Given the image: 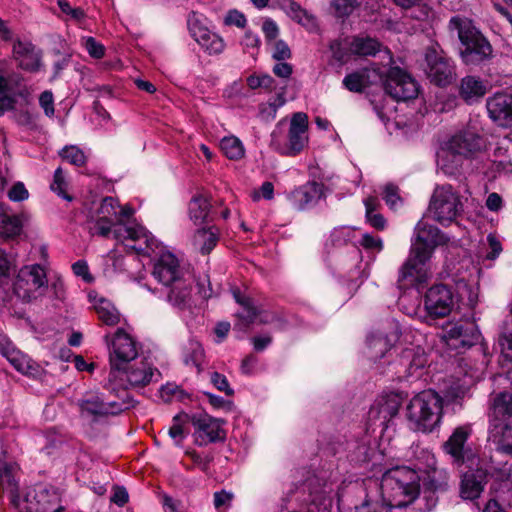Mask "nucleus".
I'll return each instance as SVG.
<instances>
[{
	"mask_svg": "<svg viewBox=\"0 0 512 512\" xmlns=\"http://www.w3.org/2000/svg\"><path fill=\"white\" fill-rule=\"evenodd\" d=\"M448 239L441 231L428 224L424 219L418 221L414 228L410 254L399 271V282L406 285L424 283L429 277V261L435 248L444 245Z\"/></svg>",
	"mask_w": 512,
	"mask_h": 512,
	"instance_id": "nucleus-1",
	"label": "nucleus"
},
{
	"mask_svg": "<svg viewBox=\"0 0 512 512\" xmlns=\"http://www.w3.org/2000/svg\"><path fill=\"white\" fill-rule=\"evenodd\" d=\"M154 258L152 275L158 283L171 288L167 295L168 301L177 308L186 307L190 301L191 284L178 258L163 249H159Z\"/></svg>",
	"mask_w": 512,
	"mask_h": 512,
	"instance_id": "nucleus-2",
	"label": "nucleus"
},
{
	"mask_svg": "<svg viewBox=\"0 0 512 512\" xmlns=\"http://www.w3.org/2000/svg\"><path fill=\"white\" fill-rule=\"evenodd\" d=\"M418 473L406 466L387 470L381 478L380 489L384 502L390 507L402 508L413 503L420 493Z\"/></svg>",
	"mask_w": 512,
	"mask_h": 512,
	"instance_id": "nucleus-3",
	"label": "nucleus"
},
{
	"mask_svg": "<svg viewBox=\"0 0 512 512\" xmlns=\"http://www.w3.org/2000/svg\"><path fill=\"white\" fill-rule=\"evenodd\" d=\"M443 400L434 390H425L415 395L407 405L406 417L414 431L432 432L441 422Z\"/></svg>",
	"mask_w": 512,
	"mask_h": 512,
	"instance_id": "nucleus-4",
	"label": "nucleus"
},
{
	"mask_svg": "<svg viewBox=\"0 0 512 512\" xmlns=\"http://www.w3.org/2000/svg\"><path fill=\"white\" fill-rule=\"evenodd\" d=\"M104 388L109 395L98 392H88L78 401L82 413L95 417L116 415L134 405V400L130 397L125 387L119 386L115 382V390L108 389L106 384Z\"/></svg>",
	"mask_w": 512,
	"mask_h": 512,
	"instance_id": "nucleus-5",
	"label": "nucleus"
},
{
	"mask_svg": "<svg viewBox=\"0 0 512 512\" xmlns=\"http://www.w3.org/2000/svg\"><path fill=\"white\" fill-rule=\"evenodd\" d=\"M283 122L280 121L272 131L270 146L281 155L295 156L308 145V116L303 112L294 113L286 137L283 136Z\"/></svg>",
	"mask_w": 512,
	"mask_h": 512,
	"instance_id": "nucleus-6",
	"label": "nucleus"
},
{
	"mask_svg": "<svg viewBox=\"0 0 512 512\" xmlns=\"http://www.w3.org/2000/svg\"><path fill=\"white\" fill-rule=\"evenodd\" d=\"M140 344L123 329H118L109 345V364L110 371L106 381L108 389L115 390V382L118 379V373L133 360L138 358Z\"/></svg>",
	"mask_w": 512,
	"mask_h": 512,
	"instance_id": "nucleus-7",
	"label": "nucleus"
},
{
	"mask_svg": "<svg viewBox=\"0 0 512 512\" xmlns=\"http://www.w3.org/2000/svg\"><path fill=\"white\" fill-rule=\"evenodd\" d=\"M428 211L435 221L446 225L462 213L463 204L451 185H443L435 188Z\"/></svg>",
	"mask_w": 512,
	"mask_h": 512,
	"instance_id": "nucleus-8",
	"label": "nucleus"
},
{
	"mask_svg": "<svg viewBox=\"0 0 512 512\" xmlns=\"http://www.w3.org/2000/svg\"><path fill=\"white\" fill-rule=\"evenodd\" d=\"M113 238L138 254L156 255L159 248L155 238L137 223L119 224L113 230Z\"/></svg>",
	"mask_w": 512,
	"mask_h": 512,
	"instance_id": "nucleus-9",
	"label": "nucleus"
},
{
	"mask_svg": "<svg viewBox=\"0 0 512 512\" xmlns=\"http://www.w3.org/2000/svg\"><path fill=\"white\" fill-rule=\"evenodd\" d=\"M47 284V275L41 265H27L20 269L14 283V291L23 301L31 302L44 295V287H47Z\"/></svg>",
	"mask_w": 512,
	"mask_h": 512,
	"instance_id": "nucleus-10",
	"label": "nucleus"
},
{
	"mask_svg": "<svg viewBox=\"0 0 512 512\" xmlns=\"http://www.w3.org/2000/svg\"><path fill=\"white\" fill-rule=\"evenodd\" d=\"M233 295L235 301L241 306V310L236 314L238 321L235 327L238 329L245 330L253 323H277L279 329L284 328V320L276 313L259 309L251 298L241 296L239 291H234Z\"/></svg>",
	"mask_w": 512,
	"mask_h": 512,
	"instance_id": "nucleus-11",
	"label": "nucleus"
},
{
	"mask_svg": "<svg viewBox=\"0 0 512 512\" xmlns=\"http://www.w3.org/2000/svg\"><path fill=\"white\" fill-rule=\"evenodd\" d=\"M454 306V295L452 290L444 284H437L430 287L424 296V309L426 312L425 321L431 324L432 321L448 316Z\"/></svg>",
	"mask_w": 512,
	"mask_h": 512,
	"instance_id": "nucleus-12",
	"label": "nucleus"
},
{
	"mask_svg": "<svg viewBox=\"0 0 512 512\" xmlns=\"http://www.w3.org/2000/svg\"><path fill=\"white\" fill-rule=\"evenodd\" d=\"M471 433L470 425L459 426L443 445L445 452L453 458L454 463L457 465L466 464L468 468L479 464V458L473 453L472 449L465 446Z\"/></svg>",
	"mask_w": 512,
	"mask_h": 512,
	"instance_id": "nucleus-13",
	"label": "nucleus"
},
{
	"mask_svg": "<svg viewBox=\"0 0 512 512\" xmlns=\"http://www.w3.org/2000/svg\"><path fill=\"white\" fill-rule=\"evenodd\" d=\"M427 364V355L420 346H409L401 350L391 363L398 378L416 379Z\"/></svg>",
	"mask_w": 512,
	"mask_h": 512,
	"instance_id": "nucleus-14",
	"label": "nucleus"
},
{
	"mask_svg": "<svg viewBox=\"0 0 512 512\" xmlns=\"http://www.w3.org/2000/svg\"><path fill=\"white\" fill-rule=\"evenodd\" d=\"M441 338L451 349L468 348L479 341L480 332L473 322H447L442 328Z\"/></svg>",
	"mask_w": 512,
	"mask_h": 512,
	"instance_id": "nucleus-15",
	"label": "nucleus"
},
{
	"mask_svg": "<svg viewBox=\"0 0 512 512\" xmlns=\"http://www.w3.org/2000/svg\"><path fill=\"white\" fill-rule=\"evenodd\" d=\"M384 88L387 94L397 101L413 99L419 92L415 79L399 67L389 69Z\"/></svg>",
	"mask_w": 512,
	"mask_h": 512,
	"instance_id": "nucleus-16",
	"label": "nucleus"
},
{
	"mask_svg": "<svg viewBox=\"0 0 512 512\" xmlns=\"http://www.w3.org/2000/svg\"><path fill=\"white\" fill-rule=\"evenodd\" d=\"M118 208L119 203L115 198L105 197L97 209L96 215L92 217L91 234L102 237L113 235L115 227L122 224L120 217H118Z\"/></svg>",
	"mask_w": 512,
	"mask_h": 512,
	"instance_id": "nucleus-17",
	"label": "nucleus"
},
{
	"mask_svg": "<svg viewBox=\"0 0 512 512\" xmlns=\"http://www.w3.org/2000/svg\"><path fill=\"white\" fill-rule=\"evenodd\" d=\"M119 376H125L127 385L131 388H143L152 381H157L160 372L144 357H138L118 373Z\"/></svg>",
	"mask_w": 512,
	"mask_h": 512,
	"instance_id": "nucleus-18",
	"label": "nucleus"
},
{
	"mask_svg": "<svg viewBox=\"0 0 512 512\" xmlns=\"http://www.w3.org/2000/svg\"><path fill=\"white\" fill-rule=\"evenodd\" d=\"M192 425L195 429V442L199 446H206L209 443L223 441L225 431L222 428L223 421L212 416L200 413L192 417Z\"/></svg>",
	"mask_w": 512,
	"mask_h": 512,
	"instance_id": "nucleus-19",
	"label": "nucleus"
},
{
	"mask_svg": "<svg viewBox=\"0 0 512 512\" xmlns=\"http://www.w3.org/2000/svg\"><path fill=\"white\" fill-rule=\"evenodd\" d=\"M27 512H63L58 492L50 486L35 485L25 497Z\"/></svg>",
	"mask_w": 512,
	"mask_h": 512,
	"instance_id": "nucleus-20",
	"label": "nucleus"
},
{
	"mask_svg": "<svg viewBox=\"0 0 512 512\" xmlns=\"http://www.w3.org/2000/svg\"><path fill=\"white\" fill-rule=\"evenodd\" d=\"M484 146V140L476 132L471 130L461 131L449 140L447 150L443 149L438 153V162L443 161L449 153L467 157L480 151Z\"/></svg>",
	"mask_w": 512,
	"mask_h": 512,
	"instance_id": "nucleus-21",
	"label": "nucleus"
},
{
	"mask_svg": "<svg viewBox=\"0 0 512 512\" xmlns=\"http://www.w3.org/2000/svg\"><path fill=\"white\" fill-rule=\"evenodd\" d=\"M425 72L430 81L438 86L450 84L454 78V67L449 59L429 48L425 53Z\"/></svg>",
	"mask_w": 512,
	"mask_h": 512,
	"instance_id": "nucleus-22",
	"label": "nucleus"
},
{
	"mask_svg": "<svg viewBox=\"0 0 512 512\" xmlns=\"http://www.w3.org/2000/svg\"><path fill=\"white\" fill-rule=\"evenodd\" d=\"M188 29L194 40L210 55L220 54L225 48L223 39L203 25L193 13L188 18Z\"/></svg>",
	"mask_w": 512,
	"mask_h": 512,
	"instance_id": "nucleus-23",
	"label": "nucleus"
},
{
	"mask_svg": "<svg viewBox=\"0 0 512 512\" xmlns=\"http://www.w3.org/2000/svg\"><path fill=\"white\" fill-rule=\"evenodd\" d=\"M399 337L400 332L396 326H393L390 331L370 333L366 342V356L374 362L381 360L390 353Z\"/></svg>",
	"mask_w": 512,
	"mask_h": 512,
	"instance_id": "nucleus-24",
	"label": "nucleus"
},
{
	"mask_svg": "<svg viewBox=\"0 0 512 512\" xmlns=\"http://www.w3.org/2000/svg\"><path fill=\"white\" fill-rule=\"evenodd\" d=\"M12 56L17 66L28 72H38L42 66V51L31 41L17 38L13 42Z\"/></svg>",
	"mask_w": 512,
	"mask_h": 512,
	"instance_id": "nucleus-25",
	"label": "nucleus"
},
{
	"mask_svg": "<svg viewBox=\"0 0 512 512\" xmlns=\"http://www.w3.org/2000/svg\"><path fill=\"white\" fill-rule=\"evenodd\" d=\"M325 186L315 180L295 188L288 195L291 206L299 211L309 209L323 198Z\"/></svg>",
	"mask_w": 512,
	"mask_h": 512,
	"instance_id": "nucleus-26",
	"label": "nucleus"
},
{
	"mask_svg": "<svg viewBox=\"0 0 512 512\" xmlns=\"http://www.w3.org/2000/svg\"><path fill=\"white\" fill-rule=\"evenodd\" d=\"M489 117L501 127H512V95L496 93L486 103Z\"/></svg>",
	"mask_w": 512,
	"mask_h": 512,
	"instance_id": "nucleus-27",
	"label": "nucleus"
},
{
	"mask_svg": "<svg viewBox=\"0 0 512 512\" xmlns=\"http://www.w3.org/2000/svg\"><path fill=\"white\" fill-rule=\"evenodd\" d=\"M487 470L474 465L462 475L460 495L463 499L474 500L478 498L487 483Z\"/></svg>",
	"mask_w": 512,
	"mask_h": 512,
	"instance_id": "nucleus-28",
	"label": "nucleus"
},
{
	"mask_svg": "<svg viewBox=\"0 0 512 512\" xmlns=\"http://www.w3.org/2000/svg\"><path fill=\"white\" fill-rule=\"evenodd\" d=\"M400 408V400L397 395H389L378 400L369 411L370 421H379V425L383 429L387 427V423L395 417Z\"/></svg>",
	"mask_w": 512,
	"mask_h": 512,
	"instance_id": "nucleus-29",
	"label": "nucleus"
},
{
	"mask_svg": "<svg viewBox=\"0 0 512 512\" xmlns=\"http://www.w3.org/2000/svg\"><path fill=\"white\" fill-rule=\"evenodd\" d=\"M30 220V214L22 211L17 215H8L6 207L0 213V236L14 238L21 234L23 226Z\"/></svg>",
	"mask_w": 512,
	"mask_h": 512,
	"instance_id": "nucleus-30",
	"label": "nucleus"
},
{
	"mask_svg": "<svg viewBox=\"0 0 512 512\" xmlns=\"http://www.w3.org/2000/svg\"><path fill=\"white\" fill-rule=\"evenodd\" d=\"M489 440L497 451L512 455V422L490 424Z\"/></svg>",
	"mask_w": 512,
	"mask_h": 512,
	"instance_id": "nucleus-31",
	"label": "nucleus"
},
{
	"mask_svg": "<svg viewBox=\"0 0 512 512\" xmlns=\"http://www.w3.org/2000/svg\"><path fill=\"white\" fill-rule=\"evenodd\" d=\"M489 416L490 424L507 423L512 418V394L505 391L493 396Z\"/></svg>",
	"mask_w": 512,
	"mask_h": 512,
	"instance_id": "nucleus-32",
	"label": "nucleus"
},
{
	"mask_svg": "<svg viewBox=\"0 0 512 512\" xmlns=\"http://www.w3.org/2000/svg\"><path fill=\"white\" fill-rule=\"evenodd\" d=\"M18 470L16 463L7 461L4 455L0 456V491H9L13 498L18 497Z\"/></svg>",
	"mask_w": 512,
	"mask_h": 512,
	"instance_id": "nucleus-33",
	"label": "nucleus"
},
{
	"mask_svg": "<svg viewBox=\"0 0 512 512\" xmlns=\"http://www.w3.org/2000/svg\"><path fill=\"white\" fill-rule=\"evenodd\" d=\"M492 53V47L486 39L468 45L461 51L462 60L468 65H477L488 59Z\"/></svg>",
	"mask_w": 512,
	"mask_h": 512,
	"instance_id": "nucleus-34",
	"label": "nucleus"
},
{
	"mask_svg": "<svg viewBox=\"0 0 512 512\" xmlns=\"http://www.w3.org/2000/svg\"><path fill=\"white\" fill-rule=\"evenodd\" d=\"M6 347H1L0 351L16 370L23 374H33L35 372L33 361L25 354L15 349L8 341Z\"/></svg>",
	"mask_w": 512,
	"mask_h": 512,
	"instance_id": "nucleus-35",
	"label": "nucleus"
},
{
	"mask_svg": "<svg viewBox=\"0 0 512 512\" xmlns=\"http://www.w3.org/2000/svg\"><path fill=\"white\" fill-rule=\"evenodd\" d=\"M450 24L458 31L459 40L465 47L473 45V43L480 41V39H485L467 19L453 17L450 20Z\"/></svg>",
	"mask_w": 512,
	"mask_h": 512,
	"instance_id": "nucleus-36",
	"label": "nucleus"
},
{
	"mask_svg": "<svg viewBox=\"0 0 512 512\" xmlns=\"http://www.w3.org/2000/svg\"><path fill=\"white\" fill-rule=\"evenodd\" d=\"M487 92L484 82L475 76H466L461 80L460 95L466 102H473L483 97Z\"/></svg>",
	"mask_w": 512,
	"mask_h": 512,
	"instance_id": "nucleus-37",
	"label": "nucleus"
},
{
	"mask_svg": "<svg viewBox=\"0 0 512 512\" xmlns=\"http://www.w3.org/2000/svg\"><path fill=\"white\" fill-rule=\"evenodd\" d=\"M219 239L218 230L214 226L202 228L196 231L193 236V245L195 249L202 254H209L216 246Z\"/></svg>",
	"mask_w": 512,
	"mask_h": 512,
	"instance_id": "nucleus-38",
	"label": "nucleus"
},
{
	"mask_svg": "<svg viewBox=\"0 0 512 512\" xmlns=\"http://www.w3.org/2000/svg\"><path fill=\"white\" fill-rule=\"evenodd\" d=\"M93 301V307L104 324L114 326L119 323L120 313L111 301L103 297H95Z\"/></svg>",
	"mask_w": 512,
	"mask_h": 512,
	"instance_id": "nucleus-39",
	"label": "nucleus"
},
{
	"mask_svg": "<svg viewBox=\"0 0 512 512\" xmlns=\"http://www.w3.org/2000/svg\"><path fill=\"white\" fill-rule=\"evenodd\" d=\"M429 470L427 471L426 483L432 491L444 490L448 485L449 474L445 469L435 466V459L430 457Z\"/></svg>",
	"mask_w": 512,
	"mask_h": 512,
	"instance_id": "nucleus-40",
	"label": "nucleus"
},
{
	"mask_svg": "<svg viewBox=\"0 0 512 512\" xmlns=\"http://www.w3.org/2000/svg\"><path fill=\"white\" fill-rule=\"evenodd\" d=\"M381 44L370 37H355L350 43V50L359 56H375L380 51Z\"/></svg>",
	"mask_w": 512,
	"mask_h": 512,
	"instance_id": "nucleus-41",
	"label": "nucleus"
},
{
	"mask_svg": "<svg viewBox=\"0 0 512 512\" xmlns=\"http://www.w3.org/2000/svg\"><path fill=\"white\" fill-rule=\"evenodd\" d=\"M364 205L367 223L377 230H384L386 227V220L382 214L377 212V208L379 206L378 199L370 196L364 200Z\"/></svg>",
	"mask_w": 512,
	"mask_h": 512,
	"instance_id": "nucleus-42",
	"label": "nucleus"
},
{
	"mask_svg": "<svg viewBox=\"0 0 512 512\" xmlns=\"http://www.w3.org/2000/svg\"><path fill=\"white\" fill-rule=\"evenodd\" d=\"M220 148L224 155L231 160H239L245 155L242 141L233 135L223 137L220 141Z\"/></svg>",
	"mask_w": 512,
	"mask_h": 512,
	"instance_id": "nucleus-43",
	"label": "nucleus"
},
{
	"mask_svg": "<svg viewBox=\"0 0 512 512\" xmlns=\"http://www.w3.org/2000/svg\"><path fill=\"white\" fill-rule=\"evenodd\" d=\"M210 204L203 196H195L189 203V215L195 223L203 222L209 213Z\"/></svg>",
	"mask_w": 512,
	"mask_h": 512,
	"instance_id": "nucleus-44",
	"label": "nucleus"
},
{
	"mask_svg": "<svg viewBox=\"0 0 512 512\" xmlns=\"http://www.w3.org/2000/svg\"><path fill=\"white\" fill-rule=\"evenodd\" d=\"M204 359V350L202 345L197 341H190L186 347L184 354V362L186 365L194 366L198 372L202 370L201 365Z\"/></svg>",
	"mask_w": 512,
	"mask_h": 512,
	"instance_id": "nucleus-45",
	"label": "nucleus"
},
{
	"mask_svg": "<svg viewBox=\"0 0 512 512\" xmlns=\"http://www.w3.org/2000/svg\"><path fill=\"white\" fill-rule=\"evenodd\" d=\"M61 158L75 166H83L86 163L84 152L77 146H65L59 153Z\"/></svg>",
	"mask_w": 512,
	"mask_h": 512,
	"instance_id": "nucleus-46",
	"label": "nucleus"
},
{
	"mask_svg": "<svg viewBox=\"0 0 512 512\" xmlns=\"http://www.w3.org/2000/svg\"><path fill=\"white\" fill-rule=\"evenodd\" d=\"M367 76L365 72H354L343 79V85L352 92H361L366 87Z\"/></svg>",
	"mask_w": 512,
	"mask_h": 512,
	"instance_id": "nucleus-47",
	"label": "nucleus"
},
{
	"mask_svg": "<svg viewBox=\"0 0 512 512\" xmlns=\"http://www.w3.org/2000/svg\"><path fill=\"white\" fill-rule=\"evenodd\" d=\"M354 232L350 226L336 227L331 231L330 241L334 246H341L354 237Z\"/></svg>",
	"mask_w": 512,
	"mask_h": 512,
	"instance_id": "nucleus-48",
	"label": "nucleus"
},
{
	"mask_svg": "<svg viewBox=\"0 0 512 512\" xmlns=\"http://www.w3.org/2000/svg\"><path fill=\"white\" fill-rule=\"evenodd\" d=\"M359 6L356 0H333L331 7L337 17H348Z\"/></svg>",
	"mask_w": 512,
	"mask_h": 512,
	"instance_id": "nucleus-49",
	"label": "nucleus"
},
{
	"mask_svg": "<svg viewBox=\"0 0 512 512\" xmlns=\"http://www.w3.org/2000/svg\"><path fill=\"white\" fill-rule=\"evenodd\" d=\"M48 289L51 298L54 300L63 301L66 296V288L63 279L59 275H55L48 282L47 287H44V290Z\"/></svg>",
	"mask_w": 512,
	"mask_h": 512,
	"instance_id": "nucleus-50",
	"label": "nucleus"
},
{
	"mask_svg": "<svg viewBox=\"0 0 512 512\" xmlns=\"http://www.w3.org/2000/svg\"><path fill=\"white\" fill-rule=\"evenodd\" d=\"M247 85L253 90L258 88L271 90L274 87V79L268 74H253L247 78Z\"/></svg>",
	"mask_w": 512,
	"mask_h": 512,
	"instance_id": "nucleus-51",
	"label": "nucleus"
},
{
	"mask_svg": "<svg viewBox=\"0 0 512 512\" xmlns=\"http://www.w3.org/2000/svg\"><path fill=\"white\" fill-rule=\"evenodd\" d=\"M57 4L64 14L77 22L82 21L86 16L83 9L73 8L67 0H58Z\"/></svg>",
	"mask_w": 512,
	"mask_h": 512,
	"instance_id": "nucleus-52",
	"label": "nucleus"
},
{
	"mask_svg": "<svg viewBox=\"0 0 512 512\" xmlns=\"http://www.w3.org/2000/svg\"><path fill=\"white\" fill-rule=\"evenodd\" d=\"M12 202H22L29 198V192L23 182H16L7 193Z\"/></svg>",
	"mask_w": 512,
	"mask_h": 512,
	"instance_id": "nucleus-53",
	"label": "nucleus"
},
{
	"mask_svg": "<svg viewBox=\"0 0 512 512\" xmlns=\"http://www.w3.org/2000/svg\"><path fill=\"white\" fill-rule=\"evenodd\" d=\"M383 199L391 209H395L397 204L401 202V198L398 194V188L393 184H387L384 187Z\"/></svg>",
	"mask_w": 512,
	"mask_h": 512,
	"instance_id": "nucleus-54",
	"label": "nucleus"
},
{
	"mask_svg": "<svg viewBox=\"0 0 512 512\" xmlns=\"http://www.w3.org/2000/svg\"><path fill=\"white\" fill-rule=\"evenodd\" d=\"M39 104L47 117L54 116V97L51 91L46 90L40 94Z\"/></svg>",
	"mask_w": 512,
	"mask_h": 512,
	"instance_id": "nucleus-55",
	"label": "nucleus"
},
{
	"mask_svg": "<svg viewBox=\"0 0 512 512\" xmlns=\"http://www.w3.org/2000/svg\"><path fill=\"white\" fill-rule=\"evenodd\" d=\"M210 381L219 391H223L228 396L233 395L234 391L230 387L228 380L224 375L218 372H213L211 373Z\"/></svg>",
	"mask_w": 512,
	"mask_h": 512,
	"instance_id": "nucleus-56",
	"label": "nucleus"
},
{
	"mask_svg": "<svg viewBox=\"0 0 512 512\" xmlns=\"http://www.w3.org/2000/svg\"><path fill=\"white\" fill-rule=\"evenodd\" d=\"M65 186V178L62 169L59 167L55 170L53 176V182L51 184V190L57 193L59 196L64 197L65 199L71 200L70 197L65 195L64 191Z\"/></svg>",
	"mask_w": 512,
	"mask_h": 512,
	"instance_id": "nucleus-57",
	"label": "nucleus"
},
{
	"mask_svg": "<svg viewBox=\"0 0 512 512\" xmlns=\"http://www.w3.org/2000/svg\"><path fill=\"white\" fill-rule=\"evenodd\" d=\"M360 244L367 250L380 252L383 249L382 239L369 233L363 234Z\"/></svg>",
	"mask_w": 512,
	"mask_h": 512,
	"instance_id": "nucleus-58",
	"label": "nucleus"
},
{
	"mask_svg": "<svg viewBox=\"0 0 512 512\" xmlns=\"http://www.w3.org/2000/svg\"><path fill=\"white\" fill-rule=\"evenodd\" d=\"M272 57L278 61H284L291 57L290 48L285 41H283V40L275 41Z\"/></svg>",
	"mask_w": 512,
	"mask_h": 512,
	"instance_id": "nucleus-59",
	"label": "nucleus"
},
{
	"mask_svg": "<svg viewBox=\"0 0 512 512\" xmlns=\"http://www.w3.org/2000/svg\"><path fill=\"white\" fill-rule=\"evenodd\" d=\"M391 508L387 502H364L361 506L356 507V512H391Z\"/></svg>",
	"mask_w": 512,
	"mask_h": 512,
	"instance_id": "nucleus-60",
	"label": "nucleus"
},
{
	"mask_svg": "<svg viewBox=\"0 0 512 512\" xmlns=\"http://www.w3.org/2000/svg\"><path fill=\"white\" fill-rule=\"evenodd\" d=\"M177 394H184V390L174 384H167L160 389V397L164 402L172 401Z\"/></svg>",
	"mask_w": 512,
	"mask_h": 512,
	"instance_id": "nucleus-61",
	"label": "nucleus"
},
{
	"mask_svg": "<svg viewBox=\"0 0 512 512\" xmlns=\"http://www.w3.org/2000/svg\"><path fill=\"white\" fill-rule=\"evenodd\" d=\"M224 22L226 25H235L239 28H243L246 24V18L243 13L237 10H230L225 17Z\"/></svg>",
	"mask_w": 512,
	"mask_h": 512,
	"instance_id": "nucleus-62",
	"label": "nucleus"
},
{
	"mask_svg": "<svg viewBox=\"0 0 512 512\" xmlns=\"http://www.w3.org/2000/svg\"><path fill=\"white\" fill-rule=\"evenodd\" d=\"M262 31L264 33V36L267 41H274L276 40L278 34H279V28L271 19H267L262 24Z\"/></svg>",
	"mask_w": 512,
	"mask_h": 512,
	"instance_id": "nucleus-63",
	"label": "nucleus"
},
{
	"mask_svg": "<svg viewBox=\"0 0 512 512\" xmlns=\"http://www.w3.org/2000/svg\"><path fill=\"white\" fill-rule=\"evenodd\" d=\"M301 26H303L309 32H314L318 29L317 18L305 9L304 14L301 16L300 21L298 22Z\"/></svg>",
	"mask_w": 512,
	"mask_h": 512,
	"instance_id": "nucleus-64",
	"label": "nucleus"
}]
</instances>
